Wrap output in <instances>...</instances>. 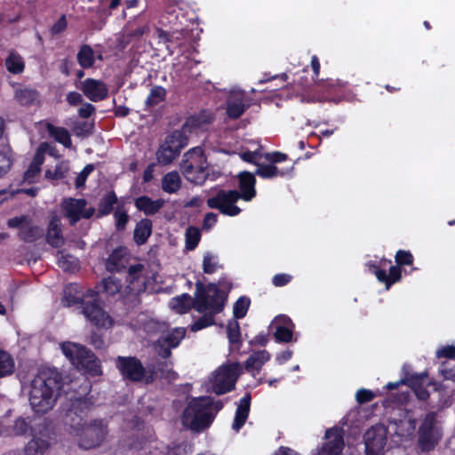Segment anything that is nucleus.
I'll return each mask as SVG.
<instances>
[{"label":"nucleus","instance_id":"obj_1","mask_svg":"<svg viewBox=\"0 0 455 455\" xmlns=\"http://www.w3.org/2000/svg\"><path fill=\"white\" fill-rule=\"evenodd\" d=\"M224 302L225 297L215 284H210L205 288L201 283H197L194 307L204 315L195 322L191 330L197 331L212 325L213 316L222 310Z\"/></svg>","mask_w":455,"mask_h":455},{"label":"nucleus","instance_id":"obj_2","mask_svg":"<svg viewBox=\"0 0 455 455\" xmlns=\"http://www.w3.org/2000/svg\"><path fill=\"white\" fill-rule=\"evenodd\" d=\"M60 389V376L58 373H41L32 383L29 392V403L36 413H46L54 405Z\"/></svg>","mask_w":455,"mask_h":455},{"label":"nucleus","instance_id":"obj_3","mask_svg":"<svg viewBox=\"0 0 455 455\" xmlns=\"http://www.w3.org/2000/svg\"><path fill=\"white\" fill-rule=\"evenodd\" d=\"M222 403L211 397H199L190 401L182 414V424L193 431H202L213 421Z\"/></svg>","mask_w":455,"mask_h":455},{"label":"nucleus","instance_id":"obj_4","mask_svg":"<svg viewBox=\"0 0 455 455\" xmlns=\"http://www.w3.org/2000/svg\"><path fill=\"white\" fill-rule=\"evenodd\" d=\"M183 157L181 170L189 181L203 184L206 179H215L214 174L211 176L209 173L206 158L201 147L193 148Z\"/></svg>","mask_w":455,"mask_h":455},{"label":"nucleus","instance_id":"obj_5","mask_svg":"<svg viewBox=\"0 0 455 455\" xmlns=\"http://www.w3.org/2000/svg\"><path fill=\"white\" fill-rule=\"evenodd\" d=\"M62 353L77 369H81L92 375L100 373L99 360L95 355L82 345L73 342H64L60 345Z\"/></svg>","mask_w":455,"mask_h":455},{"label":"nucleus","instance_id":"obj_6","mask_svg":"<svg viewBox=\"0 0 455 455\" xmlns=\"http://www.w3.org/2000/svg\"><path fill=\"white\" fill-rule=\"evenodd\" d=\"M83 314L95 326L108 329L114 324L112 317L98 303V293L92 290L86 291L84 299Z\"/></svg>","mask_w":455,"mask_h":455},{"label":"nucleus","instance_id":"obj_7","mask_svg":"<svg viewBox=\"0 0 455 455\" xmlns=\"http://www.w3.org/2000/svg\"><path fill=\"white\" fill-rule=\"evenodd\" d=\"M443 435L442 428L434 412L427 413L419 429V445L424 451L433 450Z\"/></svg>","mask_w":455,"mask_h":455},{"label":"nucleus","instance_id":"obj_8","mask_svg":"<svg viewBox=\"0 0 455 455\" xmlns=\"http://www.w3.org/2000/svg\"><path fill=\"white\" fill-rule=\"evenodd\" d=\"M188 137L181 130L173 132L168 136L156 153L157 161L161 164H169L188 145Z\"/></svg>","mask_w":455,"mask_h":455},{"label":"nucleus","instance_id":"obj_9","mask_svg":"<svg viewBox=\"0 0 455 455\" xmlns=\"http://www.w3.org/2000/svg\"><path fill=\"white\" fill-rule=\"evenodd\" d=\"M239 199L240 193L236 190H219L206 203L209 208L219 210L222 214L236 216L241 212V209L235 205Z\"/></svg>","mask_w":455,"mask_h":455},{"label":"nucleus","instance_id":"obj_10","mask_svg":"<svg viewBox=\"0 0 455 455\" xmlns=\"http://www.w3.org/2000/svg\"><path fill=\"white\" fill-rule=\"evenodd\" d=\"M91 406L87 398L79 397L75 399L65 415V424L69 426L75 435H79L88 425L87 412Z\"/></svg>","mask_w":455,"mask_h":455},{"label":"nucleus","instance_id":"obj_11","mask_svg":"<svg viewBox=\"0 0 455 455\" xmlns=\"http://www.w3.org/2000/svg\"><path fill=\"white\" fill-rule=\"evenodd\" d=\"M240 365L232 363L218 368L212 378V389L217 395H223L233 389Z\"/></svg>","mask_w":455,"mask_h":455},{"label":"nucleus","instance_id":"obj_12","mask_svg":"<svg viewBox=\"0 0 455 455\" xmlns=\"http://www.w3.org/2000/svg\"><path fill=\"white\" fill-rule=\"evenodd\" d=\"M86 205L87 202L84 199L66 198L61 203L64 216L71 225H75L81 219H89L93 215L94 208H86Z\"/></svg>","mask_w":455,"mask_h":455},{"label":"nucleus","instance_id":"obj_13","mask_svg":"<svg viewBox=\"0 0 455 455\" xmlns=\"http://www.w3.org/2000/svg\"><path fill=\"white\" fill-rule=\"evenodd\" d=\"M387 428L383 425H376L368 429L363 436L366 455H383L387 443Z\"/></svg>","mask_w":455,"mask_h":455},{"label":"nucleus","instance_id":"obj_14","mask_svg":"<svg viewBox=\"0 0 455 455\" xmlns=\"http://www.w3.org/2000/svg\"><path fill=\"white\" fill-rule=\"evenodd\" d=\"M106 434L107 431L102 422L94 420L77 435L80 436L79 446L85 450L95 448L101 444Z\"/></svg>","mask_w":455,"mask_h":455},{"label":"nucleus","instance_id":"obj_15","mask_svg":"<svg viewBox=\"0 0 455 455\" xmlns=\"http://www.w3.org/2000/svg\"><path fill=\"white\" fill-rule=\"evenodd\" d=\"M116 366L124 379L140 381L145 376V370L142 364L135 357L119 356Z\"/></svg>","mask_w":455,"mask_h":455},{"label":"nucleus","instance_id":"obj_16","mask_svg":"<svg viewBox=\"0 0 455 455\" xmlns=\"http://www.w3.org/2000/svg\"><path fill=\"white\" fill-rule=\"evenodd\" d=\"M186 330L184 328H175L171 332L161 336L156 343V349L163 358H168L171 355V349L176 347L184 338Z\"/></svg>","mask_w":455,"mask_h":455},{"label":"nucleus","instance_id":"obj_17","mask_svg":"<svg viewBox=\"0 0 455 455\" xmlns=\"http://www.w3.org/2000/svg\"><path fill=\"white\" fill-rule=\"evenodd\" d=\"M90 100L93 102L103 100L108 97V89L104 82L87 78L77 86Z\"/></svg>","mask_w":455,"mask_h":455},{"label":"nucleus","instance_id":"obj_18","mask_svg":"<svg viewBox=\"0 0 455 455\" xmlns=\"http://www.w3.org/2000/svg\"><path fill=\"white\" fill-rule=\"evenodd\" d=\"M326 442L317 455H340L344 448L342 431L339 428H331L325 433Z\"/></svg>","mask_w":455,"mask_h":455},{"label":"nucleus","instance_id":"obj_19","mask_svg":"<svg viewBox=\"0 0 455 455\" xmlns=\"http://www.w3.org/2000/svg\"><path fill=\"white\" fill-rule=\"evenodd\" d=\"M326 442L317 455H340L344 448L342 431L339 428H331L325 433Z\"/></svg>","mask_w":455,"mask_h":455},{"label":"nucleus","instance_id":"obj_20","mask_svg":"<svg viewBox=\"0 0 455 455\" xmlns=\"http://www.w3.org/2000/svg\"><path fill=\"white\" fill-rule=\"evenodd\" d=\"M127 281L129 289L134 293H140L146 290L148 277L146 268L143 264H136L129 267Z\"/></svg>","mask_w":455,"mask_h":455},{"label":"nucleus","instance_id":"obj_21","mask_svg":"<svg viewBox=\"0 0 455 455\" xmlns=\"http://www.w3.org/2000/svg\"><path fill=\"white\" fill-rule=\"evenodd\" d=\"M294 324L286 315L276 316L271 323V328L275 329L274 337L279 342H290L292 339V329Z\"/></svg>","mask_w":455,"mask_h":455},{"label":"nucleus","instance_id":"obj_22","mask_svg":"<svg viewBox=\"0 0 455 455\" xmlns=\"http://www.w3.org/2000/svg\"><path fill=\"white\" fill-rule=\"evenodd\" d=\"M49 148L50 144L46 142H44L39 146L31 164L24 173V180L26 182L34 183L36 180V178L39 176L41 171V165L44 161V152Z\"/></svg>","mask_w":455,"mask_h":455},{"label":"nucleus","instance_id":"obj_23","mask_svg":"<svg viewBox=\"0 0 455 455\" xmlns=\"http://www.w3.org/2000/svg\"><path fill=\"white\" fill-rule=\"evenodd\" d=\"M227 113L229 117L236 119L245 111L244 93L239 90H233L228 100Z\"/></svg>","mask_w":455,"mask_h":455},{"label":"nucleus","instance_id":"obj_24","mask_svg":"<svg viewBox=\"0 0 455 455\" xmlns=\"http://www.w3.org/2000/svg\"><path fill=\"white\" fill-rule=\"evenodd\" d=\"M129 261V255L126 248L116 249L108 257L106 262V268L109 272H119L125 268Z\"/></svg>","mask_w":455,"mask_h":455},{"label":"nucleus","instance_id":"obj_25","mask_svg":"<svg viewBox=\"0 0 455 455\" xmlns=\"http://www.w3.org/2000/svg\"><path fill=\"white\" fill-rule=\"evenodd\" d=\"M51 447L49 437L45 434L34 435L25 447L26 455H45Z\"/></svg>","mask_w":455,"mask_h":455},{"label":"nucleus","instance_id":"obj_26","mask_svg":"<svg viewBox=\"0 0 455 455\" xmlns=\"http://www.w3.org/2000/svg\"><path fill=\"white\" fill-rule=\"evenodd\" d=\"M46 239L49 244L56 248L60 247L64 243L60 218L56 214L51 217Z\"/></svg>","mask_w":455,"mask_h":455},{"label":"nucleus","instance_id":"obj_27","mask_svg":"<svg viewBox=\"0 0 455 455\" xmlns=\"http://www.w3.org/2000/svg\"><path fill=\"white\" fill-rule=\"evenodd\" d=\"M238 178L241 189L240 198L244 201H251L256 195L254 174L249 172H243L239 174Z\"/></svg>","mask_w":455,"mask_h":455},{"label":"nucleus","instance_id":"obj_28","mask_svg":"<svg viewBox=\"0 0 455 455\" xmlns=\"http://www.w3.org/2000/svg\"><path fill=\"white\" fill-rule=\"evenodd\" d=\"M250 403L251 396L249 395H246L239 401L235 419L232 425V428L236 432L239 431V429L243 426L248 418L250 411Z\"/></svg>","mask_w":455,"mask_h":455},{"label":"nucleus","instance_id":"obj_29","mask_svg":"<svg viewBox=\"0 0 455 455\" xmlns=\"http://www.w3.org/2000/svg\"><path fill=\"white\" fill-rule=\"evenodd\" d=\"M212 115L204 111L198 116H190L184 124L181 131L188 135L192 130L201 129L212 121Z\"/></svg>","mask_w":455,"mask_h":455},{"label":"nucleus","instance_id":"obj_30","mask_svg":"<svg viewBox=\"0 0 455 455\" xmlns=\"http://www.w3.org/2000/svg\"><path fill=\"white\" fill-rule=\"evenodd\" d=\"M292 168L280 170L277 166L270 163L265 164L259 163L255 171V174L263 179H273L278 176H284L291 172Z\"/></svg>","mask_w":455,"mask_h":455},{"label":"nucleus","instance_id":"obj_31","mask_svg":"<svg viewBox=\"0 0 455 455\" xmlns=\"http://www.w3.org/2000/svg\"><path fill=\"white\" fill-rule=\"evenodd\" d=\"M270 359V354L267 350H259L253 352L247 358L245 362V368L247 371H257L258 372L261 367Z\"/></svg>","mask_w":455,"mask_h":455},{"label":"nucleus","instance_id":"obj_32","mask_svg":"<svg viewBox=\"0 0 455 455\" xmlns=\"http://www.w3.org/2000/svg\"><path fill=\"white\" fill-rule=\"evenodd\" d=\"M164 205L163 200H151L148 196H140L136 199L135 206L146 215H153Z\"/></svg>","mask_w":455,"mask_h":455},{"label":"nucleus","instance_id":"obj_33","mask_svg":"<svg viewBox=\"0 0 455 455\" xmlns=\"http://www.w3.org/2000/svg\"><path fill=\"white\" fill-rule=\"evenodd\" d=\"M85 295L86 292L83 293L80 291L76 285L70 284L64 290L62 302L66 307H71L78 303H82L84 305V299L85 298Z\"/></svg>","mask_w":455,"mask_h":455},{"label":"nucleus","instance_id":"obj_34","mask_svg":"<svg viewBox=\"0 0 455 455\" xmlns=\"http://www.w3.org/2000/svg\"><path fill=\"white\" fill-rule=\"evenodd\" d=\"M407 381H408L409 386L411 387L416 396L419 400L425 401L427 399L429 394H428L427 390L426 389V387L428 384L427 376L421 375V376L411 377Z\"/></svg>","mask_w":455,"mask_h":455},{"label":"nucleus","instance_id":"obj_35","mask_svg":"<svg viewBox=\"0 0 455 455\" xmlns=\"http://www.w3.org/2000/svg\"><path fill=\"white\" fill-rule=\"evenodd\" d=\"M152 233L151 220L145 219L140 220L134 230V240L138 244L144 243Z\"/></svg>","mask_w":455,"mask_h":455},{"label":"nucleus","instance_id":"obj_36","mask_svg":"<svg viewBox=\"0 0 455 455\" xmlns=\"http://www.w3.org/2000/svg\"><path fill=\"white\" fill-rule=\"evenodd\" d=\"M47 131L49 134L55 139L59 143L66 148L71 147V139L69 132L67 129L62 127H56L52 124H47Z\"/></svg>","mask_w":455,"mask_h":455},{"label":"nucleus","instance_id":"obj_37","mask_svg":"<svg viewBox=\"0 0 455 455\" xmlns=\"http://www.w3.org/2000/svg\"><path fill=\"white\" fill-rule=\"evenodd\" d=\"M180 177L176 172H168L162 180V188L167 193L176 192L180 188Z\"/></svg>","mask_w":455,"mask_h":455},{"label":"nucleus","instance_id":"obj_38","mask_svg":"<svg viewBox=\"0 0 455 455\" xmlns=\"http://www.w3.org/2000/svg\"><path fill=\"white\" fill-rule=\"evenodd\" d=\"M76 59L82 68H91L94 63V52L91 46L84 44L80 47Z\"/></svg>","mask_w":455,"mask_h":455},{"label":"nucleus","instance_id":"obj_39","mask_svg":"<svg viewBox=\"0 0 455 455\" xmlns=\"http://www.w3.org/2000/svg\"><path fill=\"white\" fill-rule=\"evenodd\" d=\"M416 428V422L411 418L401 419L396 424L395 434L401 437H407L413 434Z\"/></svg>","mask_w":455,"mask_h":455},{"label":"nucleus","instance_id":"obj_40","mask_svg":"<svg viewBox=\"0 0 455 455\" xmlns=\"http://www.w3.org/2000/svg\"><path fill=\"white\" fill-rule=\"evenodd\" d=\"M5 66L9 72L13 74L21 73L24 69V62L22 58L15 53L11 52L5 60Z\"/></svg>","mask_w":455,"mask_h":455},{"label":"nucleus","instance_id":"obj_41","mask_svg":"<svg viewBox=\"0 0 455 455\" xmlns=\"http://www.w3.org/2000/svg\"><path fill=\"white\" fill-rule=\"evenodd\" d=\"M166 95V90L162 86H154L146 100V105L152 108L163 101Z\"/></svg>","mask_w":455,"mask_h":455},{"label":"nucleus","instance_id":"obj_42","mask_svg":"<svg viewBox=\"0 0 455 455\" xmlns=\"http://www.w3.org/2000/svg\"><path fill=\"white\" fill-rule=\"evenodd\" d=\"M14 97L20 104L28 105L36 100L37 93L36 91L28 88L18 89L15 91Z\"/></svg>","mask_w":455,"mask_h":455},{"label":"nucleus","instance_id":"obj_43","mask_svg":"<svg viewBox=\"0 0 455 455\" xmlns=\"http://www.w3.org/2000/svg\"><path fill=\"white\" fill-rule=\"evenodd\" d=\"M190 296L188 294H182L180 297L173 298L170 301V307L176 312L182 314L187 312L190 307Z\"/></svg>","mask_w":455,"mask_h":455},{"label":"nucleus","instance_id":"obj_44","mask_svg":"<svg viewBox=\"0 0 455 455\" xmlns=\"http://www.w3.org/2000/svg\"><path fill=\"white\" fill-rule=\"evenodd\" d=\"M116 196L114 192H109L104 196L99 204V214L100 216L107 215L110 213L113 209V205L116 203Z\"/></svg>","mask_w":455,"mask_h":455},{"label":"nucleus","instance_id":"obj_45","mask_svg":"<svg viewBox=\"0 0 455 455\" xmlns=\"http://www.w3.org/2000/svg\"><path fill=\"white\" fill-rule=\"evenodd\" d=\"M42 235V231L36 226H33L30 220L27 222V228L19 232L20 239L26 242H32Z\"/></svg>","mask_w":455,"mask_h":455},{"label":"nucleus","instance_id":"obj_46","mask_svg":"<svg viewBox=\"0 0 455 455\" xmlns=\"http://www.w3.org/2000/svg\"><path fill=\"white\" fill-rule=\"evenodd\" d=\"M13 360L4 351L0 350V377L11 374L13 371Z\"/></svg>","mask_w":455,"mask_h":455},{"label":"nucleus","instance_id":"obj_47","mask_svg":"<svg viewBox=\"0 0 455 455\" xmlns=\"http://www.w3.org/2000/svg\"><path fill=\"white\" fill-rule=\"evenodd\" d=\"M186 248L189 251L194 250L200 240V232L198 228L189 227L187 228L185 233Z\"/></svg>","mask_w":455,"mask_h":455},{"label":"nucleus","instance_id":"obj_48","mask_svg":"<svg viewBox=\"0 0 455 455\" xmlns=\"http://www.w3.org/2000/svg\"><path fill=\"white\" fill-rule=\"evenodd\" d=\"M30 429V422L28 419L19 417L17 418L12 427V431L15 435H23Z\"/></svg>","mask_w":455,"mask_h":455},{"label":"nucleus","instance_id":"obj_49","mask_svg":"<svg viewBox=\"0 0 455 455\" xmlns=\"http://www.w3.org/2000/svg\"><path fill=\"white\" fill-rule=\"evenodd\" d=\"M12 164L11 151L4 147L0 149V177L10 170Z\"/></svg>","mask_w":455,"mask_h":455},{"label":"nucleus","instance_id":"obj_50","mask_svg":"<svg viewBox=\"0 0 455 455\" xmlns=\"http://www.w3.org/2000/svg\"><path fill=\"white\" fill-rule=\"evenodd\" d=\"M249 306V299L244 297L240 298L234 305L233 314L235 319L243 318L246 315Z\"/></svg>","mask_w":455,"mask_h":455},{"label":"nucleus","instance_id":"obj_51","mask_svg":"<svg viewBox=\"0 0 455 455\" xmlns=\"http://www.w3.org/2000/svg\"><path fill=\"white\" fill-rule=\"evenodd\" d=\"M103 287L108 294L115 295L120 291L122 285L117 278L109 276L103 280Z\"/></svg>","mask_w":455,"mask_h":455},{"label":"nucleus","instance_id":"obj_52","mask_svg":"<svg viewBox=\"0 0 455 455\" xmlns=\"http://www.w3.org/2000/svg\"><path fill=\"white\" fill-rule=\"evenodd\" d=\"M228 337L231 343H238L240 341V327L236 319L229 321L227 326Z\"/></svg>","mask_w":455,"mask_h":455},{"label":"nucleus","instance_id":"obj_53","mask_svg":"<svg viewBox=\"0 0 455 455\" xmlns=\"http://www.w3.org/2000/svg\"><path fill=\"white\" fill-rule=\"evenodd\" d=\"M203 267L204 272L206 274L214 273L219 267L216 256L210 252L205 253L204 256Z\"/></svg>","mask_w":455,"mask_h":455},{"label":"nucleus","instance_id":"obj_54","mask_svg":"<svg viewBox=\"0 0 455 455\" xmlns=\"http://www.w3.org/2000/svg\"><path fill=\"white\" fill-rule=\"evenodd\" d=\"M58 265L65 271H71L76 267L77 263L74 257L61 253L58 256Z\"/></svg>","mask_w":455,"mask_h":455},{"label":"nucleus","instance_id":"obj_55","mask_svg":"<svg viewBox=\"0 0 455 455\" xmlns=\"http://www.w3.org/2000/svg\"><path fill=\"white\" fill-rule=\"evenodd\" d=\"M116 227L118 230H123L128 221V215L122 207H117L114 213Z\"/></svg>","mask_w":455,"mask_h":455},{"label":"nucleus","instance_id":"obj_56","mask_svg":"<svg viewBox=\"0 0 455 455\" xmlns=\"http://www.w3.org/2000/svg\"><path fill=\"white\" fill-rule=\"evenodd\" d=\"M28 216L22 215L19 217L12 218L8 220L7 224L9 228H16L20 230L27 228V222L28 221Z\"/></svg>","mask_w":455,"mask_h":455},{"label":"nucleus","instance_id":"obj_57","mask_svg":"<svg viewBox=\"0 0 455 455\" xmlns=\"http://www.w3.org/2000/svg\"><path fill=\"white\" fill-rule=\"evenodd\" d=\"M241 158L247 162V163H251V164H254L256 166H258V164L260 163V158L262 156V155L255 150V151H246V152H243L241 155H240Z\"/></svg>","mask_w":455,"mask_h":455},{"label":"nucleus","instance_id":"obj_58","mask_svg":"<svg viewBox=\"0 0 455 455\" xmlns=\"http://www.w3.org/2000/svg\"><path fill=\"white\" fill-rule=\"evenodd\" d=\"M94 166L92 164H87L83 171L77 175L76 179V188H82L85 180L88 177V175L93 171Z\"/></svg>","mask_w":455,"mask_h":455},{"label":"nucleus","instance_id":"obj_59","mask_svg":"<svg viewBox=\"0 0 455 455\" xmlns=\"http://www.w3.org/2000/svg\"><path fill=\"white\" fill-rule=\"evenodd\" d=\"M148 30V26L139 27L135 29H130L129 27L125 28L124 35L129 38V40L132 39H139L140 38L146 31Z\"/></svg>","mask_w":455,"mask_h":455},{"label":"nucleus","instance_id":"obj_60","mask_svg":"<svg viewBox=\"0 0 455 455\" xmlns=\"http://www.w3.org/2000/svg\"><path fill=\"white\" fill-rule=\"evenodd\" d=\"M395 260L399 265H411L413 257L410 251L400 250L396 252Z\"/></svg>","mask_w":455,"mask_h":455},{"label":"nucleus","instance_id":"obj_61","mask_svg":"<svg viewBox=\"0 0 455 455\" xmlns=\"http://www.w3.org/2000/svg\"><path fill=\"white\" fill-rule=\"evenodd\" d=\"M264 157L268 163L274 165H275V164L282 163L287 159V156L281 152L267 153L265 154Z\"/></svg>","mask_w":455,"mask_h":455},{"label":"nucleus","instance_id":"obj_62","mask_svg":"<svg viewBox=\"0 0 455 455\" xmlns=\"http://www.w3.org/2000/svg\"><path fill=\"white\" fill-rule=\"evenodd\" d=\"M438 358L444 357L452 359L455 357V346H445L436 350Z\"/></svg>","mask_w":455,"mask_h":455},{"label":"nucleus","instance_id":"obj_63","mask_svg":"<svg viewBox=\"0 0 455 455\" xmlns=\"http://www.w3.org/2000/svg\"><path fill=\"white\" fill-rule=\"evenodd\" d=\"M374 395L367 389H360L356 392L355 398L359 403H364L373 399Z\"/></svg>","mask_w":455,"mask_h":455},{"label":"nucleus","instance_id":"obj_64","mask_svg":"<svg viewBox=\"0 0 455 455\" xmlns=\"http://www.w3.org/2000/svg\"><path fill=\"white\" fill-rule=\"evenodd\" d=\"M94 111L95 108L92 104L84 103L78 109V114L82 118H88Z\"/></svg>","mask_w":455,"mask_h":455}]
</instances>
